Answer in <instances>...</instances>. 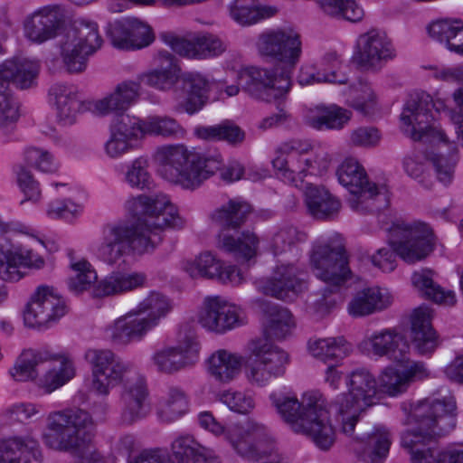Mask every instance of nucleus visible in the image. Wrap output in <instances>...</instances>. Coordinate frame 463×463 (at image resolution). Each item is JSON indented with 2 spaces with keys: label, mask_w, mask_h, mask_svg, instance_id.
Listing matches in <instances>:
<instances>
[{
  "label": "nucleus",
  "mask_w": 463,
  "mask_h": 463,
  "mask_svg": "<svg viewBox=\"0 0 463 463\" xmlns=\"http://www.w3.org/2000/svg\"><path fill=\"white\" fill-rule=\"evenodd\" d=\"M126 208L135 222L107 223L101 230L96 256L109 266L116 265L126 256L154 251L162 241L159 232L184 225V219L165 194L132 197L127 201Z\"/></svg>",
  "instance_id": "nucleus-1"
},
{
  "label": "nucleus",
  "mask_w": 463,
  "mask_h": 463,
  "mask_svg": "<svg viewBox=\"0 0 463 463\" xmlns=\"http://www.w3.org/2000/svg\"><path fill=\"white\" fill-rule=\"evenodd\" d=\"M330 162L327 152H314L310 143L300 139L281 143L276 148L272 160L275 173L279 179L304 190L308 213L317 220L335 217L341 208V203L324 186L306 182L305 177L322 175L328 169Z\"/></svg>",
  "instance_id": "nucleus-2"
},
{
  "label": "nucleus",
  "mask_w": 463,
  "mask_h": 463,
  "mask_svg": "<svg viewBox=\"0 0 463 463\" xmlns=\"http://www.w3.org/2000/svg\"><path fill=\"white\" fill-rule=\"evenodd\" d=\"M156 158L165 179L191 190L199 187L218 170L227 182L240 180L244 173V167L237 161L230 162L222 169L221 155L203 156L183 145L161 146L156 150Z\"/></svg>",
  "instance_id": "nucleus-3"
},
{
  "label": "nucleus",
  "mask_w": 463,
  "mask_h": 463,
  "mask_svg": "<svg viewBox=\"0 0 463 463\" xmlns=\"http://www.w3.org/2000/svg\"><path fill=\"white\" fill-rule=\"evenodd\" d=\"M310 267L315 276L326 286L322 297L309 307L317 318L330 313L340 297V288L352 279L349 256L344 239L335 234L326 240L316 241L309 253Z\"/></svg>",
  "instance_id": "nucleus-4"
},
{
  "label": "nucleus",
  "mask_w": 463,
  "mask_h": 463,
  "mask_svg": "<svg viewBox=\"0 0 463 463\" xmlns=\"http://www.w3.org/2000/svg\"><path fill=\"white\" fill-rule=\"evenodd\" d=\"M282 420L298 434L309 438L321 450H328L335 441V430L323 396L317 392H307L302 401L295 397L270 395Z\"/></svg>",
  "instance_id": "nucleus-5"
},
{
  "label": "nucleus",
  "mask_w": 463,
  "mask_h": 463,
  "mask_svg": "<svg viewBox=\"0 0 463 463\" xmlns=\"http://www.w3.org/2000/svg\"><path fill=\"white\" fill-rule=\"evenodd\" d=\"M388 231L390 247L379 249L370 257L372 263L384 272L394 270L396 255L413 264L425 260L434 250V235L426 223L398 220Z\"/></svg>",
  "instance_id": "nucleus-6"
},
{
  "label": "nucleus",
  "mask_w": 463,
  "mask_h": 463,
  "mask_svg": "<svg viewBox=\"0 0 463 463\" xmlns=\"http://www.w3.org/2000/svg\"><path fill=\"white\" fill-rule=\"evenodd\" d=\"M250 211L251 207L246 202L230 200L210 215L213 223L222 228L218 235L219 249L232 254L238 261H247L255 255L258 238L249 231L236 236L227 231L240 228Z\"/></svg>",
  "instance_id": "nucleus-7"
},
{
  "label": "nucleus",
  "mask_w": 463,
  "mask_h": 463,
  "mask_svg": "<svg viewBox=\"0 0 463 463\" xmlns=\"http://www.w3.org/2000/svg\"><path fill=\"white\" fill-rule=\"evenodd\" d=\"M95 436L90 414L81 409L66 410L49 417L45 445L61 452H75L90 445Z\"/></svg>",
  "instance_id": "nucleus-8"
},
{
  "label": "nucleus",
  "mask_w": 463,
  "mask_h": 463,
  "mask_svg": "<svg viewBox=\"0 0 463 463\" xmlns=\"http://www.w3.org/2000/svg\"><path fill=\"white\" fill-rule=\"evenodd\" d=\"M402 410L405 425H416V430L426 437H443L457 425V403L453 396L442 399H426L417 402H404Z\"/></svg>",
  "instance_id": "nucleus-9"
},
{
  "label": "nucleus",
  "mask_w": 463,
  "mask_h": 463,
  "mask_svg": "<svg viewBox=\"0 0 463 463\" xmlns=\"http://www.w3.org/2000/svg\"><path fill=\"white\" fill-rule=\"evenodd\" d=\"M244 358L248 381L257 386L266 385L271 379L282 376L289 363L287 352L274 345L268 337L250 340Z\"/></svg>",
  "instance_id": "nucleus-10"
},
{
  "label": "nucleus",
  "mask_w": 463,
  "mask_h": 463,
  "mask_svg": "<svg viewBox=\"0 0 463 463\" xmlns=\"http://www.w3.org/2000/svg\"><path fill=\"white\" fill-rule=\"evenodd\" d=\"M198 421L203 429L214 436H222L232 449L242 458L258 459L267 453L260 449V441L252 442L265 435V426L262 424L250 420L246 425L232 424L225 427L210 411L200 412Z\"/></svg>",
  "instance_id": "nucleus-11"
},
{
  "label": "nucleus",
  "mask_w": 463,
  "mask_h": 463,
  "mask_svg": "<svg viewBox=\"0 0 463 463\" xmlns=\"http://www.w3.org/2000/svg\"><path fill=\"white\" fill-rule=\"evenodd\" d=\"M38 74V65L26 59L14 58L0 65V126L5 127L18 120L19 103L6 92L10 82L17 88H30Z\"/></svg>",
  "instance_id": "nucleus-12"
},
{
  "label": "nucleus",
  "mask_w": 463,
  "mask_h": 463,
  "mask_svg": "<svg viewBox=\"0 0 463 463\" xmlns=\"http://www.w3.org/2000/svg\"><path fill=\"white\" fill-rule=\"evenodd\" d=\"M102 38L98 25L93 22L81 21L70 28L60 43L61 55L70 73L81 72L86 69L89 56L101 47Z\"/></svg>",
  "instance_id": "nucleus-13"
},
{
  "label": "nucleus",
  "mask_w": 463,
  "mask_h": 463,
  "mask_svg": "<svg viewBox=\"0 0 463 463\" xmlns=\"http://www.w3.org/2000/svg\"><path fill=\"white\" fill-rule=\"evenodd\" d=\"M430 108L439 112L446 109V104L439 99L433 100L431 96L424 91H417L409 96L401 114V121L402 132L412 140L423 141L429 136L445 138L443 131L430 126Z\"/></svg>",
  "instance_id": "nucleus-14"
},
{
  "label": "nucleus",
  "mask_w": 463,
  "mask_h": 463,
  "mask_svg": "<svg viewBox=\"0 0 463 463\" xmlns=\"http://www.w3.org/2000/svg\"><path fill=\"white\" fill-rule=\"evenodd\" d=\"M237 81L251 98L271 102L285 98L291 87V75L278 67L273 70L248 67L238 72Z\"/></svg>",
  "instance_id": "nucleus-15"
},
{
  "label": "nucleus",
  "mask_w": 463,
  "mask_h": 463,
  "mask_svg": "<svg viewBox=\"0 0 463 463\" xmlns=\"http://www.w3.org/2000/svg\"><path fill=\"white\" fill-rule=\"evenodd\" d=\"M84 358L91 369L92 389L101 395H108L110 389L120 384L132 364L124 361L110 349L90 348Z\"/></svg>",
  "instance_id": "nucleus-16"
},
{
  "label": "nucleus",
  "mask_w": 463,
  "mask_h": 463,
  "mask_svg": "<svg viewBox=\"0 0 463 463\" xmlns=\"http://www.w3.org/2000/svg\"><path fill=\"white\" fill-rule=\"evenodd\" d=\"M258 49L262 55L269 56L280 61L282 71H292L302 53L300 35L292 28H279L261 33L258 41Z\"/></svg>",
  "instance_id": "nucleus-17"
},
{
  "label": "nucleus",
  "mask_w": 463,
  "mask_h": 463,
  "mask_svg": "<svg viewBox=\"0 0 463 463\" xmlns=\"http://www.w3.org/2000/svg\"><path fill=\"white\" fill-rule=\"evenodd\" d=\"M67 312L64 300L52 288L40 286L24 314V324L33 328H47Z\"/></svg>",
  "instance_id": "nucleus-18"
},
{
  "label": "nucleus",
  "mask_w": 463,
  "mask_h": 463,
  "mask_svg": "<svg viewBox=\"0 0 463 463\" xmlns=\"http://www.w3.org/2000/svg\"><path fill=\"white\" fill-rule=\"evenodd\" d=\"M395 56V49L387 34L372 29L358 37L354 61L364 70L378 71Z\"/></svg>",
  "instance_id": "nucleus-19"
},
{
  "label": "nucleus",
  "mask_w": 463,
  "mask_h": 463,
  "mask_svg": "<svg viewBox=\"0 0 463 463\" xmlns=\"http://www.w3.org/2000/svg\"><path fill=\"white\" fill-rule=\"evenodd\" d=\"M200 345L197 339L188 335L175 346H165L152 355V363L161 373L174 374L194 366L199 361Z\"/></svg>",
  "instance_id": "nucleus-20"
},
{
  "label": "nucleus",
  "mask_w": 463,
  "mask_h": 463,
  "mask_svg": "<svg viewBox=\"0 0 463 463\" xmlns=\"http://www.w3.org/2000/svg\"><path fill=\"white\" fill-rule=\"evenodd\" d=\"M198 322L208 331L224 334L241 324L240 309L219 296L206 297L199 311Z\"/></svg>",
  "instance_id": "nucleus-21"
},
{
  "label": "nucleus",
  "mask_w": 463,
  "mask_h": 463,
  "mask_svg": "<svg viewBox=\"0 0 463 463\" xmlns=\"http://www.w3.org/2000/svg\"><path fill=\"white\" fill-rule=\"evenodd\" d=\"M336 175L343 186L346 187L352 194L357 195L356 201L350 202L353 208H358L359 203L366 199L383 196L386 201L385 194L382 192L384 188H378L375 184L368 181L364 168L355 158H346L338 166Z\"/></svg>",
  "instance_id": "nucleus-22"
},
{
  "label": "nucleus",
  "mask_w": 463,
  "mask_h": 463,
  "mask_svg": "<svg viewBox=\"0 0 463 463\" xmlns=\"http://www.w3.org/2000/svg\"><path fill=\"white\" fill-rule=\"evenodd\" d=\"M300 275L301 269L296 264L278 265L270 279L259 281L258 288L265 295L292 300L305 286Z\"/></svg>",
  "instance_id": "nucleus-23"
},
{
  "label": "nucleus",
  "mask_w": 463,
  "mask_h": 463,
  "mask_svg": "<svg viewBox=\"0 0 463 463\" xmlns=\"http://www.w3.org/2000/svg\"><path fill=\"white\" fill-rule=\"evenodd\" d=\"M65 19L61 5H48L34 12L24 22V34L35 43H43L58 34Z\"/></svg>",
  "instance_id": "nucleus-24"
},
{
  "label": "nucleus",
  "mask_w": 463,
  "mask_h": 463,
  "mask_svg": "<svg viewBox=\"0 0 463 463\" xmlns=\"http://www.w3.org/2000/svg\"><path fill=\"white\" fill-rule=\"evenodd\" d=\"M430 375L425 364L413 362L402 372L389 366L378 377V392L397 396L405 392L414 381L423 380Z\"/></svg>",
  "instance_id": "nucleus-25"
},
{
  "label": "nucleus",
  "mask_w": 463,
  "mask_h": 463,
  "mask_svg": "<svg viewBox=\"0 0 463 463\" xmlns=\"http://www.w3.org/2000/svg\"><path fill=\"white\" fill-rule=\"evenodd\" d=\"M154 328V320L146 319L133 308L116 319L109 327L110 340L116 345L141 341Z\"/></svg>",
  "instance_id": "nucleus-26"
},
{
  "label": "nucleus",
  "mask_w": 463,
  "mask_h": 463,
  "mask_svg": "<svg viewBox=\"0 0 463 463\" xmlns=\"http://www.w3.org/2000/svg\"><path fill=\"white\" fill-rule=\"evenodd\" d=\"M209 80L197 72H187L179 77L175 92L184 99V108L188 114L201 110L208 100Z\"/></svg>",
  "instance_id": "nucleus-27"
},
{
  "label": "nucleus",
  "mask_w": 463,
  "mask_h": 463,
  "mask_svg": "<svg viewBox=\"0 0 463 463\" xmlns=\"http://www.w3.org/2000/svg\"><path fill=\"white\" fill-rule=\"evenodd\" d=\"M39 442L31 436H18L0 441V463H42Z\"/></svg>",
  "instance_id": "nucleus-28"
},
{
  "label": "nucleus",
  "mask_w": 463,
  "mask_h": 463,
  "mask_svg": "<svg viewBox=\"0 0 463 463\" xmlns=\"http://www.w3.org/2000/svg\"><path fill=\"white\" fill-rule=\"evenodd\" d=\"M363 345H370L374 354L388 356L396 363L403 364L409 361V344L402 335L394 330L385 329L374 333L364 340Z\"/></svg>",
  "instance_id": "nucleus-29"
},
{
  "label": "nucleus",
  "mask_w": 463,
  "mask_h": 463,
  "mask_svg": "<svg viewBox=\"0 0 463 463\" xmlns=\"http://www.w3.org/2000/svg\"><path fill=\"white\" fill-rule=\"evenodd\" d=\"M349 392L339 396H346L350 404L356 406L357 411H364L375 403L378 392V381L366 369L359 368L349 375Z\"/></svg>",
  "instance_id": "nucleus-30"
},
{
  "label": "nucleus",
  "mask_w": 463,
  "mask_h": 463,
  "mask_svg": "<svg viewBox=\"0 0 463 463\" xmlns=\"http://www.w3.org/2000/svg\"><path fill=\"white\" fill-rule=\"evenodd\" d=\"M431 309L428 307H420L411 315V343L420 354H430L439 345L437 333L431 326Z\"/></svg>",
  "instance_id": "nucleus-31"
},
{
  "label": "nucleus",
  "mask_w": 463,
  "mask_h": 463,
  "mask_svg": "<svg viewBox=\"0 0 463 463\" xmlns=\"http://www.w3.org/2000/svg\"><path fill=\"white\" fill-rule=\"evenodd\" d=\"M433 438L426 437V433L416 429L402 433L401 444L411 454V463H449L445 454L449 452V449L439 451L429 446Z\"/></svg>",
  "instance_id": "nucleus-32"
},
{
  "label": "nucleus",
  "mask_w": 463,
  "mask_h": 463,
  "mask_svg": "<svg viewBox=\"0 0 463 463\" xmlns=\"http://www.w3.org/2000/svg\"><path fill=\"white\" fill-rule=\"evenodd\" d=\"M44 260L32 249L18 247L0 255V279L5 281H17L22 278L21 267L41 269Z\"/></svg>",
  "instance_id": "nucleus-33"
},
{
  "label": "nucleus",
  "mask_w": 463,
  "mask_h": 463,
  "mask_svg": "<svg viewBox=\"0 0 463 463\" xmlns=\"http://www.w3.org/2000/svg\"><path fill=\"white\" fill-rule=\"evenodd\" d=\"M171 451L178 463H221L216 452L194 439L192 435H181L171 444Z\"/></svg>",
  "instance_id": "nucleus-34"
},
{
  "label": "nucleus",
  "mask_w": 463,
  "mask_h": 463,
  "mask_svg": "<svg viewBox=\"0 0 463 463\" xmlns=\"http://www.w3.org/2000/svg\"><path fill=\"white\" fill-rule=\"evenodd\" d=\"M423 140H438L439 142V152L428 153L425 155V158L432 164L439 181L444 184H449L453 178L454 169L458 159L456 144L450 143L446 136L444 139L436 136H429L428 138Z\"/></svg>",
  "instance_id": "nucleus-35"
},
{
  "label": "nucleus",
  "mask_w": 463,
  "mask_h": 463,
  "mask_svg": "<svg viewBox=\"0 0 463 463\" xmlns=\"http://www.w3.org/2000/svg\"><path fill=\"white\" fill-rule=\"evenodd\" d=\"M146 279L144 272L113 271L98 284L94 294L96 297L123 294L144 287Z\"/></svg>",
  "instance_id": "nucleus-36"
},
{
  "label": "nucleus",
  "mask_w": 463,
  "mask_h": 463,
  "mask_svg": "<svg viewBox=\"0 0 463 463\" xmlns=\"http://www.w3.org/2000/svg\"><path fill=\"white\" fill-rule=\"evenodd\" d=\"M140 93V85L135 81L119 83L112 93L95 103V109L100 114L123 112L135 104Z\"/></svg>",
  "instance_id": "nucleus-37"
},
{
  "label": "nucleus",
  "mask_w": 463,
  "mask_h": 463,
  "mask_svg": "<svg viewBox=\"0 0 463 463\" xmlns=\"http://www.w3.org/2000/svg\"><path fill=\"white\" fill-rule=\"evenodd\" d=\"M147 389L143 381L125 385L121 394L122 420L127 424L144 418L146 414Z\"/></svg>",
  "instance_id": "nucleus-38"
},
{
  "label": "nucleus",
  "mask_w": 463,
  "mask_h": 463,
  "mask_svg": "<svg viewBox=\"0 0 463 463\" xmlns=\"http://www.w3.org/2000/svg\"><path fill=\"white\" fill-rule=\"evenodd\" d=\"M242 358L224 349L214 352L207 360V370L215 381L226 383L240 373Z\"/></svg>",
  "instance_id": "nucleus-39"
},
{
  "label": "nucleus",
  "mask_w": 463,
  "mask_h": 463,
  "mask_svg": "<svg viewBox=\"0 0 463 463\" xmlns=\"http://www.w3.org/2000/svg\"><path fill=\"white\" fill-rule=\"evenodd\" d=\"M364 449L355 447L354 450L365 463H383L388 456L392 444L390 431L383 426L375 427L368 434Z\"/></svg>",
  "instance_id": "nucleus-40"
},
{
  "label": "nucleus",
  "mask_w": 463,
  "mask_h": 463,
  "mask_svg": "<svg viewBox=\"0 0 463 463\" xmlns=\"http://www.w3.org/2000/svg\"><path fill=\"white\" fill-rule=\"evenodd\" d=\"M430 36L445 43L451 52L463 54V23L459 20L442 19L428 26Z\"/></svg>",
  "instance_id": "nucleus-41"
},
{
  "label": "nucleus",
  "mask_w": 463,
  "mask_h": 463,
  "mask_svg": "<svg viewBox=\"0 0 463 463\" xmlns=\"http://www.w3.org/2000/svg\"><path fill=\"white\" fill-rule=\"evenodd\" d=\"M50 91L55 97L59 119L64 124L73 123L81 106L76 87L56 83L51 88Z\"/></svg>",
  "instance_id": "nucleus-42"
},
{
  "label": "nucleus",
  "mask_w": 463,
  "mask_h": 463,
  "mask_svg": "<svg viewBox=\"0 0 463 463\" xmlns=\"http://www.w3.org/2000/svg\"><path fill=\"white\" fill-rule=\"evenodd\" d=\"M312 355L324 363L337 364L353 350L352 345L343 336L316 340L309 345Z\"/></svg>",
  "instance_id": "nucleus-43"
},
{
  "label": "nucleus",
  "mask_w": 463,
  "mask_h": 463,
  "mask_svg": "<svg viewBox=\"0 0 463 463\" xmlns=\"http://www.w3.org/2000/svg\"><path fill=\"white\" fill-rule=\"evenodd\" d=\"M351 112L336 105L320 106L307 118V124L318 130L340 129L351 118Z\"/></svg>",
  "instance_id": "nucleus-44"
},
{
  "label": "nucleus",
  "mask_w": 463,
  "mask_h": 463,
  "mask_svg": "<svg viewBox=\"0 0 463 463\" xmlns=\"http://www.w3.org/2000/svg\"><path fill=\"white\" fill-rule=\"evenodd\" d=\"M231 17L241 25H250L272 16L275 9L260 6L257 0H233L229 5Z\"/></svg>",
  "instance_id": "nucleus-45"
},
{
  "label": "nucleus",
  "mask_w": 463,
  "mask_h": 463,
  "mask_svg": "<svg viewBox=\"0 0 463 463\" xmlns=\"http://www.w3.org/2000/svg\"><path fill=\"white\" fill-rule=\"evenodd\" d=\"M390 303V298L383 297L380 288H366L356 294L349 303L348 310L354 317H364L387 307Z\"/></svg>",
  "instance_id": "nucleus-46"
},
{
  "label": "nucleus",
  "mask_w": 463,
  "mask_h": 463,
  "mask_svg": "<svg viewBox=\"0 0 463 463\" xmlns=\"http://www.w3.org/2000/svg\"><path fill=\"white\" fill-rule=\"evenodd\" d=\"M265 313L267 316L265 334L268 337L284 339L295 326L291 313L285 307L268 304Z\"/></svg>",
  "instance_id": "nucleus-47"
},
{
  "label": "nucleus",
  "mask_w": 463,
  "mask_h": 463,
  "mask_svg": "<svg viewBox=\"0 0 463 463\" xmlns=\"http://www.w3.org/2000/svg\"><path fill=\"white\" fill-rule=\"evenodd\" d=\"M51 358H52V354L46 350H25L16 360L10 373L18 382L33 380L37 377L36 367Z\"/></svg>",
  "instance_id": "nucleus-48"
},
{
  "label": "nucleus",
  "mask_w": 463,
  "mask_h": 463,
  "mask_svg": "<svg viewBox=\"0 0 463 463\" xmlns=\"http://www.w3.org/2000/svg\"><path fill=\"white\" fill-rule=\"evenodd\" d=\"M412 284L424 296L433 300L436 303H441L449 306H453L457 299L453 291L449 290L445 292L439 285H437L431 278V270L422 269L414 272L411 277Z\"/></svg>",
  "instance_id": "nucleus-49"
},
{
  "label": "nucleus",
  "mask_w": 463,
  "mask_h": 463,
  "mask_svg": "<svg viewBox=\"0 0 463 463\" xmlns=\"http://www.w3.org/2000/svg\"><path fill=\"white\" fill-rule=\"evenodd\" d=\"M54 360H60L59 368L49 370L39 381V387L46 393H51L63 386L75 375V368L71 359L65 355H52Z\"/></svg>",
  "instance_id": "nucleus-50"
},
{
  "label": "nucleus",
  "mask_w": 463,
  "mask_h": 463,
  "mask_svg": "<svg viewBox=\"0 0 463 463\" xmlns=\"http://www.w3.org/2000/svg\"><path fill=\"white\" fill-rule=\"evenodd\" d=\"M222 261L211 251L201 252L194 260L184 261L183 269L192 279H216Z\"/></svg>",
  "instance_id": "nucleus-51"
},
{
  "label": "nucleus",
  "mask_w": 463,
  "mask_h": 463,
  "mask_svg": "<svg viewBox=\"0 0 463 463\" xmlns=\"http://www.w3.org/2000/svg\"><path fill=\"white\" fill-rule=\"evenodd\" d=\"M188 411V399L184 392L172 386L168 389L164 400L160 402L159 417L167 422L174 421Z\"/></svg>",
  "instance_id": "nucleus-52"
},
{
  "label": "nucleus",
  "mask_w": 463,
  "mask_h": 463,
  "mask_svg": "<svg viewBox=\"0 0 463 463\" xmlns=\"http://www.w3.org/2000/svg\"><path fill=\"white\" fill-rule=\"evenodd\" d=\"M321 10L327 15L357 23L364 17V10L354 0H317Z\"/></svg>",
  "instance_id": "nucleus-53"
},
{
  "label": "nucleus",
  "mask_w": 463,
  "mask_h": 463,
  "mask_svg": "<svg viewBox=\"0 0 463 463\" xmlns=\"http://www.w3.org/2000/svg\"><path fill=\"white\" fill-rule=\"evenodd\" d=\"M135 309L146 319H153L154 327H156L160 319L170 311L171 305L165 296L159 292L152 291Z\"/></svg>",
  "instance_id": "nucleus-54"
},
{
  "label": "nucleus",
  "mask_w": 463,
  "mask_h": 463,
  "mask_svg": "<svg viewBox=\"0 0 463 463\" xmlns=\"http://www.w3.org/2000/svg\"><path fill=\"white\" fill-rule=\"evenodd\" d=\"M110 132L129 141L137 140L146 136L145 119L128 114L117 115L110 126Z\"/></svg>",
  "instance_id": "nucleus-55"
},
{
  "label": "nucleus",
  "mask_w": 463,
  "mask_h": 463,
  "mask_svg": "<svg viewBox=\"0 0 463 463\" xmlns=\"http://www.w3.org/2000/svg\"><path fill=\"white\" fill-rule=\"evenodd\" d=\"M306 240L307 234L305 232L295 226L284 225L273 234L269 247L274 255H279Z\"/></svg>",
  "instance_id": "nucleus-56"
},
{
  "label": "nucleus",
  "mask_w": 463,
  "mask_h": 463,
  "mask_svg": "<svg viewBox=\"0 0 463 463\" xmlns=\"http://www.w3.org/2000/svg\"><path fill=\"white\" fill-rule=\"evenodd\" d=\"M69 255L71 258L70 266L75 273V276L69 279V287L75 292L83 291L97 280V273L86 260L77 261L72 256V252H70Z\"/></svg>",
  "instance_id": "nucleus-57"
},
{
  "label": "nucleus",
  "mask_w": 463,
  "mask_h": 463,
  "mask_svg": "<svg viewBox=\"0 0 463 463\" xmlns=\"http://www.w3.org/2000/svg\"><path fill=\"white\" fill-rule=\"evenodd\" d=\"M145 132L146 135L164 137H182L184 134V128L175 118L158 116L145 119Z\"/></svg>",
  "instance_id": "nucleus-58"
},
{
  "label": "nucleus",
  "mask_w": 463,
  "mask_h": 463,
  "mask_svg": "<svg viewBox=\"0 0 463 463\" xmlns=\"http://www.w3.org/2000/svg\"><path fill=\"white\" fill-rule=\"evenodd\" d=\"M195 58L206 59L215 57L227 49V44L217 35L200 33L194 36Z\"/></svg>",
  "instance_id": "nucleus-59"
},
{
  "label": "nucleus",
  "mask_w": 463,
  "mask_h": 463,
  "mask_svg": "<svg viewBox=\"0 0 463 463\" xmlns=\"http://www.w3.org/2000/svg\"><path fill=\"white\" fill-rule=\"evenodd\" d=\"M375 95L368 84L360 82L350 89L347 103L364 115H368L373 108Z\"/></svg>",
  "instance_id": "nucleus-60"
},
{
  "label": "nucleus",
  "mask_w": 463,
  "mask_h": 463,
  "mask_svg": "<svg viewBox=\"0 0 463 463\" xmlns=\"http://www.w3.org/2000/svg\"><path fill=\"white\" fill-rule=\"evenodd\" d=\"M333 404L342 417V432L348 436L353 435L359 416L364 411H356V406L350 404L346 396H337Z\"/></svg>",
  "instance_id": "nucleus-61"
},
{
  "label": "nucleus",
  "mask_w": 463,
  "mask_h": 463,
  "mask_svg": "<svg viewBox=\"0 0 463 463\" xmlns=\"http://www.w3.org/2000/svg\"><path fill=\"white\" fill-rule=\"evenodd\" d=\"M323 68L320 70L322 72V80L325 82L346 84L348 78L346 74L342 71L343 64L335 52L326 53L322 61Z\"/></svg>",
  "instance_id": "nucleus-62"
},
{
  "label": "nucleus",
  "mask_w": 463,
  "mask_h": 463,
  "mask_svg": "<svg viewBox=\"0 0 463 463\" xmlns=\"http://www.w3.org/2000/svg\"><path fill=\"white\" fill-rule=\"evenodd\" d=\"M130 27L131 17H126L121 20H116L109 24L107 35L112 45L118 49L130 50Z\"/></svg>",
  "instance_id": "nucleus-63"
},
{
  "label": "nucleus",
  "mask_w": 463,
  "mask_h": 463,
  "mask_svg": "<svg viewBox=\"0 0 463 463\" xmlns=\"http://www.w3.org/2000/svg\"><path fill=\"white\" fill-rule=\"evenodd\" d=\"M148 161L145 157L135 159L126 174L127 182L133 187L150 189L152 179L147 171Z\"/></svg>",
  "instance_id": "nucleus-64"
}]
</instances>
